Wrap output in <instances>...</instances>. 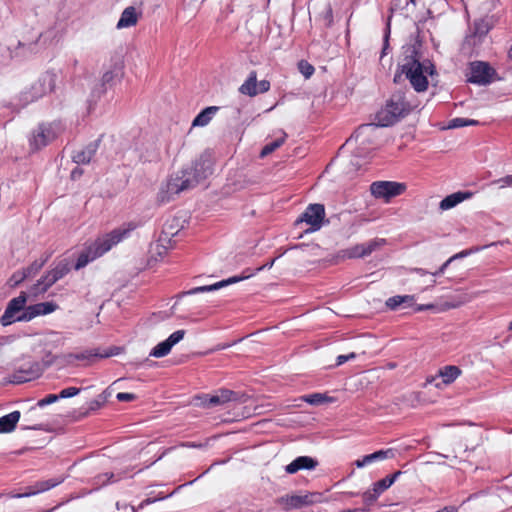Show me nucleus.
<instances>
[{
	"instance_id": "f257e3e1",
	"label": "nucleus",
	"mask_w": 512,
	"mask_h": 512,
	"mask_svg": "<svg viewBox=\"0 0 512 512\" xmlns=\"http://www.w3.org/2000/svg\"><path fill=\"white\" fill-rule=\"evenodd\" d=\"M420 102L410 90L394 93L377 114V123L363 124L347 140L346 145H351L353 141H360L364 144L366 136H370L379 126L387 127L396 123L400 118L405 117L411 111L418 108Z\"/></svg>"
},
{
	"instance_id": "f03ea898",
	"label": "nucleus",
	"mask_w": 512,
	"mask_h": 512,
	"mask_svg": "<svg viewBox=\"0 0 512 512\" xmlns=\"http://www.w3.org/2000/svg\"><path fill=\"white\" fill-rule=\"evenodd\" d=\"M211 173L210 161L203 159L196 161L168 178L159 191L158 200L161 203L169 202L173 196L196 187Z\"/></svg>"
},
{
	"instance_id": "7ed1b4c3",
	"label": "nucleus",
	"mask_w": 512,
	"mask_h": 512,
	"mask_svg": "<svg viewBox=\"0 0 512 512\" xmlns=\"http://www.w3.org/2000/svg\"><path fill=\"white\" fill-rule=\"evenodd\" d=\"M135 229V225L128 223L122 227L116 228L111 232L98 237L93 243L88 245L78 256L74 268L80 270L90 262L110 251L113 246L122 241L127 235Z\"/></svg>"
},
{
	"instance_id": "20e7f679",
	"label": "nucleus",
	"mask_w": 512,
	"mask_h": 512,
	"mask_svg": "<svg viewBox=\"0 0 512 512\" xmlns=\"http://www.w3.org/2000/svg\"><path fill=\"white\" fill-rule=\"evenodd\" d=\"M401 73L405 74L415 91L424 92L428 88L427 75L434 73V66L428 60L421 62L416 51L412 50L401 65Z\"/></svg>"
},
{
	"instance_id": "39448f33",
	"label": "nucleus",
	"mask_w": 512,
	"mask_h": 512,
	"mask_svg": "<svg viewBox=\"0 0 512 512\" xmlns=\"http://www.w3.org/2000/svg\"><path fill=\"white\" fill-rule=\"evenodd\" d=\"M28 297H32L28 292H20L19 296L12 298L0 317V323L2 326H9L15 322H28L29 318V306H26Z\"/></svg>"
},
{
	"instance_id": "423d86ee",
	"label": "nucleus",
	"mask_w": 512,
	"mask_h": 512,
	"mask_svg": "<svg viewBox=\"0 0 512 512\" xmlns=\"http://www.w3.org/2000/svg\"><path fill=\"white\" fill-rule=\"evenodd\" d=\"M58 75L54 70H47L31 84V86L22 93L23 100L26 103L34 102L43 96L54 91Z\"/></svg>"
},
{
	"instance_id": "0eeeda50",
	"label": "nucleus",
	"mask_w": 512,
	"mask_h": 512,
	"mask_svg": "<svg viewBox=\"0 0 512 512\" xmlns=\"http://www.w3.org/2000/svg\"><path fill=\"white\" fill-rule=\"evenodd\" d=\"M70 271L67 260H62L56 266L42 276L35 284L29 288V293L33 298L45 293L53 284L62 279Z\"/></svg>"
},
{
	"instance_id": "6e6552de",
	"label": "nucleus",
	"mask_w": 512,
	"mask_h": 512,
	"mask_svg": "<svg viewBox=\"0 0 512 512\" xmlns=\"http://www.w3.org/2000/svg\"><path fill=\"white\" fill-rule=\"evenodd\" d=\"M325 208L322 204H310L305 211L296 220L295 225H305V233H312L318 231L324 222Z\"/></svg>"
},
{
	"instance_id": "1a4fd4ad",
	"label": "nucleus",
	"mask_w": 512,
	"mask_h": 512,
	"mask_svg": "<svg viewBox=\"0 0 512 512\" xmlns=\"http://www.w3.org/2000/svg\"><path fill=\"white\" fill-rule=\"evenodd\" d=\"M43 371L44 366L40 362L28 360L9 375L8 382L13 384L28 382L40 377Z\"/></svg>"
},
{
	"instance_id": "9d476101",
	"label": "nucleus",
	"mask_w": 512,
	"mask_h": 512,
	"mask_svg": "<svg viewBox=\"0 0 512 512\" xmlns=\"http://www.w3.org/2000/svg\"><path fill=\"white\" fill-rule=\"evenodd\" d=\"M407 189L405 183L395 181H375L370 185L371 194L378 199L389 202L392 198L403 194Z\"/></svg>"
},
{
	"instance_id": "9b49d317",
	"label": "nucleus",
	"mask_w": 512,
	"mask_h": 512,
	"mask_svg": "<svg viewBox=\"0 0 512 512\" xmlns=\"http://www.w3.org/2000/svg\"><path fill=\"white\" fill-rule=\"evenodd\" d=\"M60 128L56 124H41L30 137V146L33 150H39L53 141L59 134Z\"/></svg>"
},
{
	"instance_id": "f8f14e48",
	"label": "nucleus",
	"mask_w": 512,
	"mask_h": 512,
	"mask_svg": "<svg viewBox=\"0 0 512 512\" xmlns=\"http://www.w3.org/2000/svg\"><path fill=\"white\" fill-rule=\"evenodd\" d=\"M238 90L243 95L255 97L258 94L268 92L270 90V82L268 80H261L258 82L257 72L252 70Z\"/></svg>"
},
{
	"instance_id": "ddd939ff",
	"label": "nucleus",
	"mask_w": 512,
	"mask_h": 512,
	"mask_svg": "<svg viewBox=\"0 0 512 512\" xmlns=\"http://www.w3.org/2000/svg\"><path fill=\"white\" fill-rule=\"evenodd\" d=\"M494 70L485 62L476 61L470 64L468 81L474 84L486 85L491 82Z\"/></svg>"
},
{
	"instance_id": "4468645a",
	"label": "nucleus",
	"mask_w": 512,
	"mask_h": 512,
	"mask_svg": "<svg viewBox=\"0 0 512 512\" xmlns=\"http://www.w3.org/2000/svg\"><path fill=\"white\" fill-rule=\"evenodd\" d=\"M462 371L458 366L447 365L439 369L438 374L431 379H427L428 383H434L437 389H443L445 386L452 384Z\"/></svg>"
},
{
	"instance_id": "2eb2a0df",
	"label": "nucleus",
	"mask_w": 512,
	"mask_h": 512,
	"mask_svg": "<svg viewBox=\"0 0 512 512\" xmlns=\"http://www.w3.org/2000/svg\"><path fill=\"white\" fill-rule=\"evenodd\" d=\"M185 335L184 330H177L173 332L165 341L157 344L150 352V356L161 358L168 355L174 345L179 343Z\"/></svg>"
},
{
	"instance_id": "dca6fc26",
	"label": "nucleus",
	"mask_w": 512,
	"mask_h": 512,
	"mask_svg": "<svg viewBox=\"0 0 512 512\" xmlns=\"http://www.w3.org/2000/svg\"><path fill=\"white\" fill-rule=\"evenodd\" d=\"M384 240H371L367 243L357 244L343 251L345 258H362L370 255L373 251L383 244Z\"/></svg>"
},
{
	"instance_id": "f3484780",
	"label": "nucleus",
	"mask_w": 512,
	"mask_h": 512,
	"mask_svg": "<svg viewBox=\"0 0 512 512\" xmlns=\"http://www.w3.org/2000/svg\"><path fill=\"white\" fill-rule=\"evenodd\" d=\"M312 494H306V495H287L280 497L277 500V504L282 508L284 511H290L292 509H299L304 506L310 505L313 503Z\"/></svg>"
},
{
	"instance_id": "a211bd4d",
	"label": "nucleus",
	"mask_w": 512,
	"mask_h": 512,
	"mask_svg": "<svg viewBox=\"0 0 512 512\" xmlns=\"http://www.w3.org/2000/svg\"><path fill=\"white\" fill-rule=\"evenodd\" d=\"M317 464V461L309 456H299L285 467V471L294 474L303 469L312 470Z\"/></svg>"
},
{
	"instance_id": "6ab92c4d",
	"label": "nucleus",
	"mask_w": 512,
	"mask_h": 512,
	"mask_svg": "<svg viewBox=\"0 0 512 512\" xmlns=\"http://www.w3.org/2000/svg\"><path fill=\"white\" fill-rule=\"evenodd\" d=\"M98 146H99V140L88 144L82 150L76 151L72 156L73 161L77 164L89 163L91 161V159L93 158V156L95 155V153L98 149Z\"/></svg>"
},
{
	"instance_id": "aec40b11",
	"label": "nucleus",
	"mask_w": 512,
	"mask_h": 512,
	"mask_svg": "<svg viewBox=\"0 0 512 512\" xmlns=\"http://www.w3.org/2000/svg\"><path fill=\"white\" fill-rule=\"evenodd\" d=\"M247 278V276L245 277H237V276H234V277H230L226 280H222V281H219L215 284H212V285H205V286H199V287H195L189 291L186 292L187 295H193V294H197V293H203V292H209V291H214V290H218L222 287H225L229 284H233V283H237L243 279Z\"/></svg>"
},
{
	"instance_id": "412c9836",
	"label": "nucleus",
	"mask_w": 512,
	"mask_h": 512,
	"mask_svg": "<svg viewBox=\"0 0 512 512\" xmlns=\"http://www.w3.org/2000/svg\"><path fill=\"white\" fill-rule=\"evenodd\" d=\"M472 193L471 192H455L448 196H446L439 204V208L441 210H449L463 202L464 200H467L471 198Z\"/></svg>"
},
{
	"instance_id": "4be33fe9",
	"label": "nucleus",
	"mask_w": 512,
	"mask_h": 512,
	"mask_svg": "<svg viewBox=\"0 0 512 512\" xmlns=\"http://www.w3.org/2000/svg\"><path fill=\"white\" fill-rule=\"evenodd\" d=\"M235 400V393L231 390H220L213 395H207L204 404L217 406Z\"/></svg>"
},
{
	"instance_id": "5701e85b",
	"label": "nucleus",
	"mask_w": 512,
	"mask_h": 512,
	"mask_svg": "<svg viewBox=\"0 0 512 512\" xmlns=\"http://www.w3.org/2000/svg\"><path fill=\"white\" fill-rule=\"evenodd\" d=\"M392 456H393V452H392L391 449L379 450V451H376V452H374L372 454L365 455L361 459L356 460L355 461V465H356L357 468H363L366 465L371 464V463H373L375 461L384 460V459H387V458L392 457Z\"/></svg>"
},
{
	"instance_id": "b1692460",
	"label": "nucleus",
	"mask_w": 512,
	"mask_h": 512,
	"mask_svg": "<svg viewBox=\"0 0 512 512\" xmlns=\"http://www.w3.org/2000/svg\"><path fill=\"white\" fill-rule=\"evenodd\" d=\"M20 416L21 415L19 411H13L0 417V434L13 432L20 419Z\"/></svg>"
},
{
	"instance_id": "393cba45",
	"label": "nucleus",
	"mask_w": 512,
	"mask_h": 512,
	"mask_svg": "<svg viewBox=\"0 0 512 512\" xmlns=\"http://www.w3.org/2000/svg\"><path fill=\"white\" fill-rule=\"evenodd\" d=\"M137 21L138 16L136 13V9L133 6H129L125 8L122 12L116 27L118 29L128 28L136 25Z\"/></svg>"
},
{
	"instance_id": "a878e982",
	"label": "nucleus",
	"mask_w": 512,
	"mask_h": 512,
	"mask_svg": "<svg viewBox=\"0 0 512 512\" xmlns=\"http://www.w3.org/2000/svg\"><path fill=\"white\" fill-rule=\"evenodd\" d=\"M57 304L54 302H43L29 306V318L30 321L37 316L47 315L54 312L57 309Z\"/></svg>"
},
{
	"instance_id": "bb28decb",
	"label": "nucleus",
	"mask_w": 512,
	"mask_h": 512,
	"mask_svg": "<svg viewBox=\"0 0 512 512\" xmlns=\"http://www.w3.org/2000/svg\"><path fill=\"white\" fill-rule=\"evenodd\" d=\"M217 106H209L203 109L193 120L192 127H204L209 124L216 112Z\"/></svg>"
},
{
	"instance_id": "cd10ccee",
	"label": "nucleus",
	"mask_w": 512,
	"mask_h": 512,
	"mask_svg": "<svg viewBox=\"0 0 512 512\" xmlns=\"http://www.w3.org/2000/svg\"><path fill=\"white\" fill-rule=\"evenodd\" d=\"M61 482H62V480L42 481L35 485V489H30L29 491H27L25 493L16 494V495H14V497L15 498L29 497V496L35 495L37 493L47 491V490L55 487L56 485H58Z\"/></svg>"
},
{
	"instance_id": "c85d7f7f",
	"label": "nucleus",
	"mask_w": 512,
	"mask_h": 512,
	"mask_svg": "<svg viewBox=\"0 0 512 512\" xmlns=\"http://www.w3.org/2000/svg\"><path fill=\"white\" fill-rule=\"evenodd\" d=\"M121 68V61L119 59H116V61H114L113 64L110 65V67L103 73L101 78L102 85H110L113 82V80L118 76Z\"/></svg>"
},
{
	"instance_id": "c756f323",
	"label": "nucleus",
	"mask_w": 512,
	"mask_h": 512,
	"mask_svg": "<svg viewBox=\"0 0 512 512\" xmlns=\"http://www.w3.org/2000/svg\"><path fill=\"white\" fill-rule=\"evenodd\" d=\"M51 254H45L40 259L32 262L28 267L22 269L27 278L34 277L49 260Z\"/></svg>"
},
{
	"instance_id": "7c9ffc66",
	"label": "nucleus",
	"mask_w": 512,
	"mask_h": 512,
	"mask_svg": "<svg viewBox=\"0 0 512 512\" xmlns=\"http://www.w3.org/2000/svg\"><path fill=\"white\" fill-rule=\"evenodd\" d=\"M415 298L413 295H404V296H393L387 299L386 306L391 310L397 309L402 304L411 305L414 302Z\"/></svg>"
},
{
	"instance_id": "2f4dec72",
	"label": "nucleus",
	"mask_w": 512,
	"mask_h": 512,
	"mask_svg": "<svg viewBox=\"0 0 512 512\" xmlns=\"http://www.w3.org/2000/svg\"><path fill=\"white\" fill-rule=\"evenodd\" d=\"M479 122L477 120L473 119H467V118H453L448 122L447 128L448 129H456L461 128L469 125H477Z\"/></svg>"
},
{
	"instance_id": "473e14b6",
	"label": "nucleus",
	"mask_w": 512,
	"mask_h": 512,
	"mask_svg": "<svg viewBox=\"0 0 512 512\" xmlns=\"http://www.w3.org/2000/svg\"><path fill=\"white\" fill-rule=\"evenodd\" d=\"M285 137H286V134L283 133L282 137L266 144L261 150V153H260L261 157H265V156L271 154L276 149H278L284 143Z\"/></svg>"
},
{
	"instance_id": "72a5a7b5",
	"label": "nucleus",
	"mask_w": 512,
	"mask_h": 512,
	"mask_svg": "<svg viewBox=\"0 0 512 512\" xmlns=\"http://www.w3.org/2000/svg\"><path fill=\"white\" fill-rule=\"evenodd\" d=\"M92 356H99V357H110L111 356V350L103 353V354H98V353H92V352H83V353H79V354H69L68 355V361L71 362V359H75V360H86V359H89L90 357Z\"/></svg>"
},
{
	"instance_id": "f704fd0d",
	"label": "nucleus",
	"mask_w": 512,
	"mask_h": 512,
	"mask_svg": "<svg viewBox=\"0 0 512 512\" xmlns=\"http://www.w3.org/2000/svg\"><path fill=\"white\" fill-rule=\"evenodd\" d=\"M25 279H27V277L23 270H18L12 274L8 280V284L10 287L14 288L20 285Z\"/></svg>"
},
{
	"instance_id": "c9c22d12",
	"label": "nucleus",
	"mask_w": 512,
	"mask_h": 512,
	"mask_svg": "<svg viewBox=\"0 0 512 512\" xmlns=\"http://www.w3.org/2000/svg\"><path fill=\"white\" fill-rule=\"evenodd\" d=\"M326 399L327 397L321 393H313L310 395H305L303 397V400L311 405H319L323 403Z\"/></svg>"
},
{
	"instance_id": "e433bc0d",
	"label": "nucleus",
	"mask_w": 512,
	"mask_h": 512,
	"mask_svg": "<svg viewBox=\"0 0 512 512\" xmlns=\"http://www.w3.org/2000/svg\"><path fill=\"white\" fill-rule=\"evenodd\" d=\"M298 68L305 78L311 77L314 73V67L304 60L298 63Z\"/></svg>"
},
{
	"instance_id": "4c0bfd02",
	"label": "nucleus",
	"mask_w": 512,
	"mask_h": 512,
	"mask_svg": "<svg viewBox=\"0 0 512 512\" xmlns=\"http://www.w3.org/2000/svg\"><path fill=\"white\" fill-rule=\"evenodd\" d=\"M322 20L324 21V24L329 27L333 23V13L332 8L329 3H327L322 11Z\"/></svg>"
},
{
	"instance_id": "58836bf2",
	"label": "nucleus",
	"mask_w": 512,
	"mask_h": 512,
	"mask_svg": "<svg viewBox=\"0 0 512 512\" xmlns=\"http://www.w3.org/2000/svg\"><path fill=\"white\" fill-rule=\"evenodd\" d=\"M392 485L386 478H383L373 484V488L377 491L379 495H381L384 491L390 488Z\"/></svg>"
},
{
	"instance_id": "ea45409f",
	"label": "nucleus",
	"mask_w": 512,
	"mask_h": 512,
	"mask_svg": "<svg viewBox=\"0 0 512 512\" xmlns=\"http://www.w3.org/2000/svg\"><path fill=\"white\" fill-rule=\"evenodd\" d=\"M380 495L377 493V491L372 488L371 490H368L363 493V499L365 503L372 504L374 503Z\"/></svg>"
},
{
	"instance_id": "a19ab883",
	"label": "nucleus",
	"mask_w": 512,
	"mask_h": 512,
	"mask_svg": "<svg viewBox=\"0 0 512 512\" xmlns=\"http://www.w3.org/2000/svg\"><path fill=\"white\" fill-rule=\"evenodd\" d=\"M80 392V388H76V387H68V388H65L63 389L59 394V399L60 398H70V397H73V396H76L78 395Z\"/></svg>"
},
{
	"instance_id": "79ce46f5",
	"label": "nucleus",
	"mask_w": 512,
	"mask_h": 512,
	"mask_svg": "<svg viewBox=\"0 0 512 512\" xmlns=\"http://www.w3.org/2000/svg\"><path fill=\"white\" fill-rule=\"evenodd\" d=\"M58 399H59L58 395H56V394H49L46 397H44L43 399L39 400L37 405L39 407H44L46 405H49V404H52V403L56 402Z\"/></svg>"
},
{
	"instance_id": "37998d69",
	"label": "nucleus",
	"mask_w": 512,
	"mask_h": 512,
	"mask_svg": "<svg viewBox=\"0 0 512 512\" xmlns=\"http://www.w3.org/2000/svg\"><path fill=\"white\" fill-rule=\"evenodd\" d=\"M116 398L120 402H129L136 399V395L133 393L119 392Z\"/></svg>"
},
{
	"instance_id": "c03bdc74",
	"label": "nucleus",
	"mask_w": 512,
	"mask_h": 512,
	"mask_svg": "<svg viewBox=\"0 0 512 512\" xmlns=\"http://www.w3.org/2000/svg\"><path fill=\"white\" fill-rule=\"evenodd\" d=\"M389 36H390V24L388 23L386 32L384 35V43H383L381 58H383V56L387 53V50L389 48Z\"/></svg>"
},
{
	"instance_id": "a18cd8bd",
	"label": "nucleus",
	"mask_w": 512,
	"mask_h": 512,
	"mask_svg": "<svg viewBox=\"0 0 512 512\" xmlns=\"http://www.w3.org/2000/svg\"><path fill=\"white\" fill-rule=\"evenodd\" d=\"M493 184H499L501 188L512 185V175L505 176L493 182Z\"/></svg>"
},
{
	"instance_id": "49530a36",
	"label": "nucleus",
	"mask_w": 512,
	"mask_h": 512,
	"mask_svg": "<svg viewBox=\"0 0 512 512\" xmlns=\"http://www.w3.org/2000/svg\"><path fill=\"white\" fill-rule=\"evenodd\" d=\"M355 357H356V354L353 352L349 353L347 355H339L336 360V365L340 366V365L344 364L345 362L354 359Z\"/></svg>"
},
{
	"instance_id": "de8ad7c7",
	"label": "nucleus",
	"mask_w": 512,
	"mask_h": 512,
	"mask_svg": "<svg viewBox=\"0 0 512 512\" xmlns=\"http://www.w3.org/2000/svg\"><path fill=\"white\" fill-rule=\"evenodd\" d=\"M451 262H452V259H448L446 262H444V263L441 265V267H440L437 271H435V272L431 273V275H432L433 277H435V276H439V275H442V274L445 272L446 268L449 266V264H450Z\"/></svg>"
},
{
	"instance_id": "09e8293b",
	"label": "nucleus",
	"mask_w": 512,
	"mask_h": 512,
	"mask_svg": "<svg viewBox=\"0 0 512 512\" xmlns=\"http://www.w3.org/2000/svg\"><path fill=\"white\" fill-rule=\"evenodd\" d=\"M402 474L401 471H396L395 473H393L392 475L390 476H386L385 478L389 481V483L391 485L394 484V482L398 479V477Z\"/></svg>"
},
{
	"instance_id": "8fccbe9b",
	"label": "nucleus",
	"mask_w": 512,
	"mask_h": 512,
	"mask_svg": "<svg viewBox=\"0 0 512 512\" xmlns=\"http://www.w3.org/2000/svg\"><path fill=\"white\" fill-rule=\"evenodd\" d=\"M470 254V251L469 250H463L455 255H453L452 257H450L449 259H452V261L456 260V259H459V258H463V257H466L467 255Z\"/></svg>"
},
{
	"instance_id": "3c124183",
	"label": "nucleus",
	"mask_w": 512,
	"mask_h": 512,
	"mask_svg": "<svg viewBox=\"0 0 512 512\" xmlns=\"http://www.w3.org/2000/svg\"><path fill=\"white\" fill-rule=\"evenodd\" d=\"M165 497H160V498H155V499H150V498H147L145 499L144 501H142L139 505V508H143L144 506L148 505V504H151V503H154L155 501H157L158 499H164Z\"/></svg>"
},
{
	"instance_id": "603ef678",
	"label": "nucleus",
	"mask_w": 512,
	"mask_h": 512,
	"mask_svg": "<svg viewBox=\"0 0 512 512\" xmlns=\"http://www.w3.org/2000/svg\"><path fill=\"white\" fill-rule=\"evenodd\" d=\"M98 407H100V403H99L98 401H92V402L90 403V408H91V409H96V408H98Z\"/></svg>"
},
{
	"instance_id": "864d4df0",
	"label": "nucleus",
	"mask_w": 512,
	"mask_h": 512,
	"mask_svg": "<svg viewBox=\"0 0 512 512\" xmlns=\"http://www.w3.org/2000/svg\"><path fill=\"white\" fill-rule=\"evenodd\" d=\"M230 346H231L230 344H221V345L217 346V350L226 349V348H228Z\"/></svg>"
},
{
	"instance_id": "5fc2aeb1",
	"label": "nucleus",
	"mask_w": 512,
	"mask_h": 512,
	"mask_svg": "<svg viewBox=\"0 0 512 512\" xmlns=\"http://www.w3.org/2000/svg\"><path fill=\"white\" fill-rule=\"evenodd\" d=\"M415 271L417 273H419L420 275H422V276H424V275H426L428 273L427 271H425V270H423L421 268L415 269Z\"/></svg>"
},
{
	"instance_id": "6e6d98bb",
	"label": "nucleus",
	"mask_w": 512,
	"mask_h": 512,
	"mask_svg": "<svg viewBox=\"0 0 512 512\" xmlns=\"http://www.w3.org/2000/svg\"><path fill=\"white\" fill-rule=\"evenodd\" d=\"M102 476H103V477H105V478L107 479V481H110V480H111V478H113V476H114V475H113V474H111V473H110V474H109V473H105V474H104V475H102Z\"/></svg>"
},
{
	"instance_id": "4d7b16f0",
	"label": "nucleus",
	"mask_w": 512,
	"mask_h": 512,
	"mask_svg": "<svg viewBox=\"0 0 512 512\" xmlns=\"http://www.w3.org/2000/svg\"><path fill=\"white\" fill-rule=\"evenodd\" d=\"M431 307H432V305L419 306V307H418V310L420 311V310L428 309V308H431Z\"/></svg>"
},
{
	"instance_id": "13d9d810",
	"label": "nucleus",
	"mask_w": 512,
	"mask_h": 512,
	"mask_svg": "<svg viewBox=\"0 0 512 512\" xmlns=\"http://www.w3.org/2000/svg\"><path fill=\"white\" fill-rule=\"evenodd\" d=\"M78 174H81V171L74 170V171L72 172V174H71V175H72V178H75V177H76V175H78Z\"/></svg>"
},
{
	"instance_id": "bf43d9fd",
	"label": "nucleus",
	"mask_w": 512,
	"mask_h": 512,
	"mask_svg": "<svg viewBox=\"0 0 512 512\" xmlns=\"http://www.w3.org/2000/svg\"><path fill=\"white\" fill-rule=\"evenodd\" d=\"M78 174H81V171L74 170V171L72 172V174H71V175H72V178H75V177H76V175H78Z\"/></svg>"
},
{
	"instance_id": "052dcab7",
	"label": "nucleus",
	"mask_w": 512,
	"mask_h": 512,
	"mask_svg": "<svg viewBox=\"0 0 512 512\" xmlns=\"http://www.w3.org/2000/svg\"><path fill=\"white\" fill-rule=\"evenodd\" d=\"M436 281L434 279H431V284L428 285V287H433L435 285Z\"/></svg>"
},
{
	"instance_id": "680f3d73",
	"label": "nucleus",
	"mask_w": 512,
	"mask_h": 512,
	"mask_svg": "<svg viewBox=\"0 0 512 512\" xmlns=\"http://www.w3.org/2000/svg\"><path fill=\"white\" fill-rule=\"evenodd\" d=\"M274 261H275V260H272V261H271V263H268V267H269V268H270V267H272V265L274 264Z\"/></svg>"
},
{
	"instance_id": "e2e57ef3",
	"label": "nucleus",
	"mask_w": 512,
	"mask_h": 512,
	"mask_svg": "<svg viewBox=\"0 0 512 512\" xmlns=\"http://www.w3.org/2000/svg\"><path fill=\"white\" fill-rule=\"evenodd\" d=\"M509 56H510V58L512 59V46H511V49H510V51H509Z\"/></svg>"
},
{
	"instance_id": "0e129e2a",
	"label": "nucleus",
	"mask_w": 512,
	"mask_h": 512,
	"mask_svg": "<svg viewBox=\"0 0 512 512\" xmlns=\"http://www.w3.org/2000/svg\"><path fill=\"white\" fill-rule=\"evenodd\" d=\"M509 329L512 330V321L509 324Z\"/></svg>"
}]
</instances>
